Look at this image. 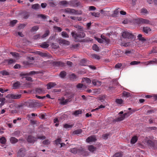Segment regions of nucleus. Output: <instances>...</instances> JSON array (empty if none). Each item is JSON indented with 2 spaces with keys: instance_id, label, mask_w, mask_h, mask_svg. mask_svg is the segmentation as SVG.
I'll list each match as a JSON object with an SVG mask.
<instances>
[{
  "instance_id": "nucleus-47",
  "label": "nucleus",
  "mask_w": 157,
  "mask_h": 157,
  "mask_svg": "<svg viewBox=\"0 0 157 157\" xmlns=\"http://www.w3.org/2000/svg\"><path fill=\"white\" fill-rule=\"evenodd\" d=\"M82 111L81 110H76L74 112L73 114L75 116H77L79 114H80L82 113Z\"/></svg>"
},
{
  "instance_id": "nucleus-50",
  "label": "nucleus",
  "mask_w": 157,
  "mask_h": 157,
  "mask_svg": "<svg viewBox=\"0 0 157 157\" xmlns=\"http://www.w3.org/2000/svg\"><path fill=\"white\" fill-rule=\"evenodd\" d=\"M62 141L61 139L60 138H59L56 140L55 141V143L56 145L60 144V142Z\"/></svg>"
},
{
  "instance_id": "nucleus-26",
  "label": "nucleus",
  "mask_w": 157,
  "mask_h": 157,
  "mask_svg": "<svg viewBox=\"0 0 157 157\" xmlns=\"http://www.w3.org/2000/svg\"><path fill=\"white\" fill-rule=\"evenodd\" d=\"M69 77L70 80L73 81L75 80L77 78V76L74 74H72L70 75Z\"/></svg>"
},
{
  "instance_id": "nucleus-63",
  "label": "nucleus",
  "mask_w": 157,
  "mask_h": 157,
  "mask_svg": "<svg viewBox=\"0 0 157 157\" xmlns=\"http://www.w3.org/2000/svg\"><path fill=\"white\" fill-rule=\"evenodd\" d=\"M76 88L78 89L82 88L83 87V84L81 83H79L76 85Z\"/></svg>"
},
{
  "instance_id": "nucleus-43",
  "label": "nucleus",
  "mask_w": 157,
  "mask_h": 157,
  "mask_svg": "<svg viewBox=\"0 0 157 157\" xmlns=\"http://www.w3.org/2000/svg\"><path fill=\"white\" fill-rule=\"evenodd\" d=\"M122 154L121 152H117L113 156V157H122Z\"/></svg>"
},
{
  "instance_id": "nucleus-49",
  "label": "nucleus",
  "mask_w": 157,
  "mask_h": 157,
  "mask_svg": "<svg viewBox=\"0 0 157 157\" xmlns=\"http://www.w3.org/2000/svg\"><path fill=\"white\" fill-rule=\"evenodd\" d=\"M105 9H102L100 10V13L102 14H104L105 16L108 15V13L107 11H105Z\"/></svg>"
},
{
  "instance_id": "nucleus-61",
  "label": "nucleus",
  "mask_w": 157,
  "mask_h": 157,
  "mask_svg": "<svg viewBox=\"0 0 157 157\" xmlns=\"http://www.w3.org/2000/svg\"><path fill=\"white\" fill-rule=\"evenodd\" d=\"M118 11L117 10H115L114 11L113 13L112 14V16L113 17L116 16L118 14Z\"/></svg>"
},
{
  "instance_id": "nucleus-1",
  "label": "nucleus",
  "mask_w": 157,
  "mask_h": 157,
  "mask_svg": "<svg viewBox=\"0 0 157 157\" xmlns=\"http://www.w3.org/2000/svg\"><path fill=\"white\" fill-rule=\"evenodd\" d=\"M72 36L75 39L76 41L80 42L84 41H82L81 39L84 38L85 36V34L83 32H80L78 33H75L74 32H72L71 33Z\"/></svg>"
},
{
  "instance_id": "nucleus-25",
  "label": "nucleus",
  "mask_w": 157,
  "mask_h": 157,
  "mask_svg": "<svg viewBox=\"0 0 157 157\" xmlns=\"http://www.w3.org/2000/svg\"><path fill=\"white\" fill-rule=\"evenodd\" d=\"M32 8L34 10H37L40 8V5L38 4H35L32 5Z\"/></svg>"
},
{
  "instance_id": "nucleus-9",
  "label": "nucleus",
  "mask_w": 157,
  "mask_h": 157,
  "mask_svg": "<svg viewBox=\"0 0 157 157\" xmlns=\"http://www.w3.org/2000/svg\"><path fill=\"white\" fill-rule=\"evenodd\" d=\"M81 148H78L77 147H75L73 148H71L70 149L69 151L71 152V153L75 154L77 153L80 152L82 151Z\"/></svg>"
},
{
  "instance_id": "nucleus-52",
  "label": "nucleus",
  "mask_w": 157,
  "mask_h": 157,
  "mask_svg": "<svg viewBox=\"0 0 157 157\" xmlns=\"http://www.w3.org/2000/svg\"><path fill=\"white\" fill-rule=\"evenodd\" d=\"M61 35L65 37L68 38L69 37L68 35L66 32H62L61 33Z\"/></svg>"
},
{
  "instance_id": "nucleus-12",
  "label": "nucleus",
  "mask_w": 157,
  "mask_h": 157,
  "mask_svg": "<svg viewBox=\"0 0 157 157\" xmlns=\"http://www.w3.org/2000/svg\"><path fill=\"white\" fill-rule=\"evenodd\" d=\"M21 97V94H10V98L14 99H20Z\"/></svg>"
},
{
  "instance_id": "nucleus-56",
  "label": "nucleus",
  "mask_w": 157,
  "mask_h": 157,
  "mask_svg": "<svg viewBox=\"0 0 157 157\" xmlns=\"http://www.w3.org/2000/svg\"><path fill=\"white\" fill-rule=\"evenodd\" d=\"M17 22V21L16 20H13V21H10V25L13 26H14Z\"/></svg>"
},
{
  "instance_id": "nucleus-45",
  "label": "nucleus",
  "mask_w": 157,
  "mask_h": 157,
  "mask_svg": "<svg viewBox=\"0 0 157 157\" xmlns=\"http://www.w3.org/2000/svg\"><path fill=\"white\" fill-rule=\"evenodd\" d=\"M51 46L52 48L54 49H56L59 47L57 44L54 43L52 44Z\"/></svg>"
},
{
  "instance_id": "nucleus-17",
  "label": "nucleus",
  "mask_w": 157,
  "mask_h": 157,
  "mask_svg": "<svg viewBox=\"0 0 157 157\" xmlns=\"http://www.w3.org/2000/svg\"><path fill=\"white\" fill-rule=\"evenodd\" d=\"M56 85V84L55 82H49L47 85V88L48 89H50Z\"/></svg>"
},
{
  "instance_id": "nucleus-3",
  "label": "nucleus",
  "mask_w": 157,
  "mask_h": 157,
  "mask_svg": "<svg viewBox=\"0 0 157 157\" xmlns=\"http://www.w3.org/2000/svg\"><path fill=\"white\" fill-rule=\"evenodd\" d=\"M64 11L66 13H73L77 15H81L82 14V10L78 11L75 10L74 9L67 8L65 9Z\"/></svg>"
},
{
  "instance_id": "nucleus-20",
  "label": "nucleus",
  "mask_w": 157,
  "mask_h": 157,
  "mask_svg": "<svg viewBox=\"0 0 157 157\" xmlns=\"http://www.w3.org/2000/svg\"><path fill=\"white\" fill-rule=\"evenodd\" d=\"M138 138L136 136L133 137L131 140V143L132 144H134L137 141Z\"/></svg>"
},
{
  "instance_id": "nucleus-14",
  "label": "nucleus",
  "mask_w": 157,
  "mask_h": 157,
  "mask_svg": "<svg viewBox=\"0 0 157 157\" xmlns=\"http://www.w3.org/2000/svg\"><path fill=\"white\" fill-rule=\"evenodd\" d=\"M28 76L34 75L35 74H39L43 75V72L42 71H32L29 72V73H28Z\"/></svg>"
},
{
  "instance_id": "nucleus-62",
  "label": "nucleus",
  "mask_w": 157,
  "mask_h": 157,
  "mask_svg": "<svg viewBox=\"0 0 157 157\" xmlns=\"http://www.w3.org/2000/svg\"><path fill=\"white\" fill-rule=\"evenodd\" d=\"M60 4L62 5L65 6L67 4V2L66 1H62L60 2Z\"/></svg>"
},
{
  "instance_id": "nucleus-24",
  "label": "nucleus",
  "mask_w": 157,
  "mask_h": 157,
  "mask_svg": "<svg viewBox=\"0 0 157 157\" xmlns=\"http://www.w3.org/2000/svg\"><path fill=\"white\" fill-rule=\"evenodd\" d=\"M30 16L29 13V12H25L23 13V18L24 19H28Z\"/></svg>"
},
{
  "instance_id": "nucleus-27",
  "label": "nucleus",
  "mask_w": 157,
  "mask_h": 157,
  "mask_svg": "<svg viewBox=\"0 0 157 157\" xmlns=\"http://www.w3.org/2000/svg\"><path fill=\"white\" fill-rule=\"evenodd\" d=\"M39 105V104L38 103L35 102H31L29 104V106L31 107H34L37 106H38Z\"/></svg>"
},
{
  "instance_id": "nucleus-51",
  "label": "nucleus",
  "mask_w": 157,
  "mask_h": 157,
  "mask_svg": "<svg viewBox=\"0 0 157 157\" xmlns=\"http://www.w3.org/2000/svg\"><path fill=\"white\" fill-rule=\"evenodd\" d=\"M123 95L124 97H128L131 96L130 93L125 91L123 92Z\"/></svg>"
},
{
  "instance_id": "nucleus-29",
  "label": "nucleus",
  "mask_w": 157,
  "mask_h": 157,
  "mask_svg": "<svg viewBox=\"0 0 157 157\" xmlns=\"http://www.w3.org/2000/svg\"><path fill=\"white\" fill-rule=\"evenodd\" d=\"M66 72L64 71H61L59 74V76L61 78H64L66 75Z\"/></svg>"
},
{
  "instance_id": "nucleus-39",
  "label": "nucleus",
  "mask_w": 157,
  "mask_h": 157,
  "mask_svg": "<svg viewBox=\"0 0 157 157\" xmlns=\"http://www.w3.org/2000/svg\"><path fill=\"white\" fill-rule=\"evenodd\" d=\"M92 49L93 50L98 51L99 50V48L98 47L96 44H94L92 46Z\"/></svg>"
},
{
  "instance_id": "nucleus-54",
  "label": "nucleus",
  "mask_w": 157,
  "mask_h": 157,
  "mask_svg": "<svg viewBox=\"0 0 157 157\" xmlns=\"http://www.w3.org/2000/svg\"><path fill=\"white\" fill-rule=\"evenodd\" d=\"M86 63V60L85 59H83L80 61V65L81 66H85V63Z\"/></svg>"
},
{
  "instance_id": "nucleus-36",
  "label": "nucleus",
  "mask_w": 157,
  "mask_h": 157,
  "mask_svg": "<svg viewBox=\"0 0 157 157\" xmlns=\"http://www.w3.org/2000/svg\"><path fill=\"white\" fill-rule=\"evenodd\" d=\"M50 34V31L49 30H47L45 31V33H44L42 36V38H44L48 36Z\"/></svg>"
},
{
  "instance_id": "nucleus-28",
  "label": "nucleus",
  "mask_w": 157,
  "mask_h": 157,
  "mask_svg": "<svg viewBox=\"0 0 157 157\" xmlns=\"http://www.w3.org/2000/svg\"><path fill=\"white\" fill-rule=\"evenodd\" d=\"M142 35L141 34H139L138 36V37L139 40L142 42H144L146 40V39L144 37H142Z\"/></svg>"
},
{
  "instance_id": "nucleus-34",
  "label": "nucleus",
  "mask_w": 157,
  "mask_h": 157,
  "mask_svg": "<svg viewBox=\"0 0 157 157\" xmlns=\"http://www.w3.org/2000/svg\"><path fill=\"white\" fill-rule=\"evenodd\" d=\"M54 29L56 30L57 32H60L62 31V29L61 28L56 26H54L53 27Z\"/></svg>"
},
{
  "instance_id": "nucleus-10",
  "label": "nucleus",
  "mask_w": 157,
  "mask_h": 157,
  "mask_svg": "<svg viewBox=\"0 0 157 157\" xmlns=\"http://www.w3.org/2000/svg\"><path fill=\"white\" fill-rule=\"evenodd\" d=\"M147 145L149 148H153L155 146V142L151 140H148L147 141Z\"/></svg>"
},
{
  "instance_id": "nucleus-55",
  "label": "nucleus",
  "mask_w": 157,
  "mask_h": 157,
  "mask_svg": "<svg viewBox=\"0 0 157 157\" xmlns=\"http://www.w3.org/2000/svg\"><path fill=\"white\" fill-rule=\"evenodd\" d=\"M40 56L43 57H46L48 56V55L46 53L40 52Z\"/></svg>"
},
{
  "instance_id": "nucleus-53",
  "label": "nucleus",
  "mask_w": 157,
  "mask_h": 157,
  "mask_svg": "<svg viewBox=\"0 0 157 157\" xmlns=\"http://www.w3.org/2000/svg\"><path fill=\"white\" fill-rule=\"evenodd\" d=\"M74 26L75 27L77 28L78 30L81 31H82L83 30V28L81 26L77 25H75Z\"/></svg>"
},
{
  "instance_id": "nucleus-16",
  "label": "nucleus",
  "mask_w": 157,
  "mask_h": 157,
  "mask_svg": "<svg viewBox=\"0 0 157 157\" xmlns=\"http://www.w3.org/2000/svg\"><path fill=\"white\" fill-rule=\"evenodd\" d=\"M40 46L43 48H48L49 45L47 44L46 42H44L39 45Z\"/></svg>"
},
{
  "instance_id": "nucleus-13",
  "label": "nucleus",
  "mask_w": 157,
  "mask_h": 157,
  "mask_svg": "<svg viewBox=\"0 0 157 157\" xmlns=\"http://www.w3.org/2000/svg\"><path fill=\"white\" fill-rule=\"evenodd\" d=\"M136 111V110L132 109V111H130L128 112L127 113H124L123 115V116L122 117H120L119 118H125V117H128L131 114L135 112Z\"/></svg>"
},
{
  "instance_id": "nucleus-48",
  "label": "nucleus",
  "mask_w": 157,
  "mask_h": 157,
  "mask_svg": "<svg viewBox=\"0 0 157 157\" xmlns=\"http://www.w3.org/2000/svg\"><path fill=\"white\" fill-rule=\"evenodd\" d=\"M121 45L124 47H128L130 45V42L122 43H121Z\"/></svg>"
},
{
  "instance_id": "nucleus-44",
  "label": "nucleus",
  "mask_w": 157,
  "mask_h": 157,
  "mask_svg": "<svg viewBox=\"0 0 157 157\" xmlns=\"http://www.w3.org/2000/svg\"><path fill=\"white\" fill-rule=\"evenodd\" d=\"M39 29V27L37 26L33 27L30 30L31 32H33L35 31H37Z\"/></svg>"
},
{
  "instance_id": "nucleus-31",
  "label": "nucleus",
  "mask_w": 157,
  "mask_h": 157,
  "mask_svg": "<svg viewBox=\"0 0 157 157\" xmlns=\"http://www.w3.org/2000/svg\"><path fill=\"white\" fill-rule=\"evenodd\" d=\"M35 91L37 93H41L44 92V90L43 88H37L36 89Z\"/></svg>"
},
{
  "instance_id": "nucleus-15",
  "label": "nucleus",
  "mask_w": 157,
  "mask_h": 157,
  "mask_svg": "<svg viewBox=\"0 0 157 157\" xmlns=\"http://www.w3.org/2000/svg\"><path fill=\"white\" fill-rule=\"evenodd\" d=\"M82 82H86L88 84H89L91 82V80L90 78L87 77L82 78Z\"/></svg>"
},
{
  "instance_id": "nucleus-2",
  "label": "nucleus",
  "mask_w": 157,
  "mask_h": 157,
  "mask_svg": "<svg viewBox=\"0 0 157 157\" xmlns=\"http://www.w3.org/2000/svg\"><path fill=\"white\" fill-rule=\"evenodd\" d=\"M135 22L139 26H140L143 24H150V21L147 19L140 18L136 19L135 20Z\"/></svg>"
},
{
  "instance_id": "nucleus-33",
  "label": "nucleus",
  "mask_w": 157,
  "mask_h": 157,
  "mask_svg": "<svg viewBox=\"0 0 157 157\" xmlns=\"http://www.w3.org/2000/svg\"><path fill=\"white\" fill-rule=\"evenodd\" d=\"M91 56L92 58L97 59H99L100 58V56L96 54H92L91 55Z\"/></svg>"
},
{
  "instance_id": "nucleus-42",
  "label": "nucleus",
  "mask_w": 157,
  "mask_h": 157,
  "mask_svg": "<svg viewBox=\"0 0 157 157\" xmlns=\"http://www.w3.org/2000/svg\"><path fill=\"white\" fill-rule=\"evenodd\" d=\"M90 14L93 16H94L95 17H98L99 16L100 13L98 12L97 13H95V12H90Z\"/></svg>"
},
{
  "instance_id": "nucleus-37",
  "label": "nucleus",
  "mask_w": 157,
  "mask_h": 157,
  "mask_svg": "<svg viewBox=\"0 0 157 157\" xmlns=\"http://www.w3.org/2000/svg\"><path fill=\"white\" fill-rule=\"evenodd\" d=\"M17 139L15 137H12L10 138V142L12 143H15L17 142Z\"/></svg>"
},
{
  "instance_id": "nucleus-35",
  "label": "nucleus",
  "mask_w": 157,
  "mask_h": 157,
  "mask_svg": "<svg viewBox=\"0 0 157 157\" xmlns=\"http://www.w3.org/2000/svg\"><path fill=\"white\" fill-rule=\"evenodd\" d=\"M96 148L93 145H90L88 147V149L90 151L93 152L96 150Z\"/></svg>"
},
{
  "instance_id": "nucleus-7",
  "label": "nucleus",
  "mask_w": 157,
  "mask_h": 157,
  "mask_svg": "<svg viewBox=\"0 0 157 157\" xmlns=\"http://www.w3.org/2000/svg\"><path fill=\"white\" fill-rule=\"evenodd\" d=\"M70 5L73 7H78L81 5V2L76 0H73L70 2Z\"/></svg>"
},
{
  "instance_id": "nucleus-23",
  "label": "nucleus",
  "mask_w": 157,
  "mask_h": 157,
  "mask_svg": "<svg viewBox=\"0 0 157 157\" xmlns=\"http://www.w3.org/2000/svg\"><path fill=\"white\" fill-rule=\"evenodd\" d=\"M151 31V29L149 27H144L143 31L146 33H148L149 32Z\"/></svg>"
},
{
  "instance_id": "nucleus-41",
  "label": "nucleus",
  "mask_w": 157,
  "mask_h": 157,
  "mask_svg": "<svg viewBox=\"0 0 157 157\" xmlns=\"http://www.w3.org/2000/svg\"><path fill=\"white\" fill-rule=\"evenodd\" d=\"M115 102L118 104H121L123 103V101L121 99H117Z\"/></svg>"
},
{
  "instance_id": "nucleus-8",
  "label": "nucleus",
  "mask_w": 157,
  "mask_h": 157,
  "mask_svg": "<svg viewBox=\"0 0 157 157\" xmlns=\"http://www.w3.org/2000/svg\"><path fill=\"white\" fill-rule=\"evenodd\" d=\"M25 150L24 148H21L18 153V157H23L25 154Z\"/></svg>"
},
{
  "instance_id": "nucleus-59",
  "label": "nucleus",
  "mask_w": 157,
  "mask_h": 157,
  "mask_svg": "<svg viewBox=\"0 0 157 157\" xmlns=\"http://www.w3.org/2000/svg\"><path fill=\"white\" fill-rule=\"evenodd\" d=\"M0 73L4 75H9V73L8 72L5 71H1Z\"/></svg>"
},
{
  "instance_id": "nucleus-57",
  "label": "nucleus",
  "mask_w": 157,
  "mask_h": 157,
  "mask_svg": "<svg viewBox=\"0 0 157 157\" xmlns=\"http://www.w3.org/2000/svg\"><path fill=\"white\" fill-rule=\"evenodd\" d=\"M140 63V61H133L132 62H131L130 63V64L131 65H136Z\"/></svg>"
},
{
  "instance_id": "nucleus-64",
  "label": "nucleus",
  "mask_w": 157,
  "mask_h": 157,
  "mask_svg": "<svg viewBox=\"0 0 157 157\" xmlns=\"http://www.w3.org/2000/svg\"><path fill=\"white\" fill-rule=\"evenodd\" d=\"M37 139H39L40 140H44L46 138V137L45 136H38L36 138Z\"/></svg>"
},
{
  "instance_id": "nucleus-5",
  "label": "nucleus",
  "mask_w": 157,
  "mask_h": 157,
  "mask_svg": "<svg viewBox=\"0 0 157 157\" xmlns=\"http://www.w3.org/2000/svg\"><path fill=\"white\" fill-rule=\"evenodd\" d=\"M46 113L44 114H40L38 116L37 114H35V113H32L31 114H29L27 115V117L28 118H31L32 117H38L40 118H44L45 116H46Z\"/></svg>"
},
{
  "instance_id": "nucleus-30",
  "label": "nucleus",
  "mask_w": 157,
  "mask_h": 157,
  "mask_svg": "<svg viewBox=\"0 0 157 157\" xmlns=\"http://www.w3.org/2000/svg\"><path fill=\"white\" fill-rule=\"evenodd\" d=\"M6 138L4 137H2L0 138V143L2 144H5L6 142Z\"/></svg>"
},
{
  "instance_id": "nucleus-22",
  "label": "nucleus",
  "mask_w": 157,
  "mask_h": 157,
  "mask_svg": "<svg viewBox=\"0 0 157 157\" xmlns=\"http://www.w3.org/2000/svg\"><path fill=\"white\" fill-rule=\"evenodd\" d=\"M70 18L72 20L76 21H81L82 20V17H78L71 16L70 17Z\"/></svg>"
},
{
  "instance_id": "nucleus-11",
  "label": "nucleus",
  "mask_w": 157,
  "mask_h": 157,
  "mask_svg": "<svg viewBox=\"0 0 157 157\" xmlns=\"http://www.w3.org/2000/svg\"><path fill=\"white\" fill-rule=\"evenodd\" d=\"M96 140L95 136H92L88 137L86 139V141L88 143L94 142Z\"/></svg>"
},
{
  "instance_id": "nucleus-21",
  "label": "nucleus",
  "mask_w": 157,
  "mask_h": 157,
  "mask_svg": "<svg viewBox=\"0 0 157 157\" xmlns=\"http://www.w3.org/2000/svg\"><path fill=\"white\" fill-rule=\"evenodd\" d=\"M37 18H40L42 20H45L47 18V16L43 14H39L36 15Z\"/></svg>"
},
{
  "instance_id": "nucleus-18",
  "label": "nucleus",
  "mask_w": 157,
  "mask_h": 157,
  "mask_svg": "<svg viewBox=\"0 0 157 157\" xmlns=\"http://www.w3.org/2000/svg\"><path fill=\"white\" fill-rule=\"evenodd\" d=\"M20 82H17L14 83L13 86L12 87L13 89H17L19 88L20 86Z\"/></svg>"
},
{
  "instance_id": "nucleus-60",
  "label": "nucleus",
  "mask_w": 157,
  "mask_h": 157,
  "mask_svg": "<svg viewBox=\"0 0 157 157\" xmlns=\"http://www.w3.org/2000/svg\"><path fill=\"white\" fill-rule=\"evenodd\" d=\"M148 11L145 8H143L141 10V13L144 14H147Z\"/></svg>"
},
{
  "instance_id": "nucleus-58",
  "label": "nucleus",
  "mask_w": 157,
  "mask_h": 157,
  "mask_svg": "<svg viewBox=\"0 0 157 157\" xmlns=\"http://www.w3.org/2000/svg\"><path fill=\"white\" fill-rule=\"evenodd\" d=\"M105 107V106H104L102 105H101L100 106H99L98 108H97L95 109H93L91 111L93 112L95 110H98L102 108H104Z\"/></svg>"
},
{
  "instance_id": "nucleus-38",
  "label": "nucleus",
  "mask_w": 157,
  "mask_h": 157,
  "mask_svg": "<svg viewBox=\"0 0 157 157\" xmlns=\"http://www.w3.org/2000/svg\"><path fill=\"white\" fill-rule=\"evenodd\" d=\"M82 132V130L81 129H78L74 131L73 133L74 134H78L81 133Z\"/></svg>"
},
{
  "instance_id": "nucleus-4",
  "label": "nucleus",
  "mask_w": 157,
  "mask_h": 157,
  "mask_svg": "<svg viewBox=\"0 0 157 157\" xmlns=\"http://www.w3.org/2000/svg\"><path fill=\"white\" fill-rule=\"evenodd\" d=\"M122 36L124 38H127L128 39H131L132 40H134L135 38L134 35L132 33L127 32H123L122 33Z\"/></svg>"
},
{
  "instance_id": "nucleus-46",
  "label": "nucleus",
  "mask_w": 157,
  "mask_h": 157,
  "mask_svg": "<svg viewBox=\"0 0 157 157\" xmlns=\"http://www.w3.org/2000/svg\"><path fill=\"white\" fill-rule=\"evenodd\" d=\"M42 143L44 145H47L50 144V141L49 140L47 139L44 140Z\"/></svg>"
},
{
  "instance_id": "nucleus-32",
  "label": "nucleus",
  "mask_w": 157,
  "mask_h": 157,
  "mask_svg": "<svg viewBox=\"0 0 157 157\" xmlns=\"http://www.w3.org/2000/svg\"><path fill=\"white\" fill-rule=\"evenodd\" d=\"M64 98H62V101L60 102V104H61L63 105H65L66 104L67 102L70 101L69 99H66L64 101H63L64 100Z\"/></svg>"
},
{
  "instance_id": "nucleus-19",
  "label": "nucleus",
  "mask_w": 157,
  "mask_h": 157,
  "mask_svg": "<svg viewBox=\"0 0 157 157\" xmlns=\"http://www.w3.org/2000/svg\"><path fill=\"white\" fill-rule=\"evenodd\" d=\"M52 64L57 66H62L64 65V63L61 61H54L52 63Z\"/></svg>"
},
{
  "instance_id": "nucleus-40",
  "label": "nucleus",
  "mask_w": 157,
  "mask_h": 157,
  "mask_svg": "<svg viewBox=\"0 0 157 157\" xmlns=\"http://www.w3.org/2000/svg\"><path fill=\"white\" fill-rule=\"evenodd\" d=\"M74 124H72L71 125H69L68 124H65L63 125V127L66 129H68L69 128H71Z\"/></svg>"
},
{
  "instance_id": "nucleus-6",
  "label": "nucleus",
  "mask_w": 157,
  "mask_h": 157,
  "mask_svg": "<svg viewBox=\"0 0 157 157\" xmlns=\"http://www.w3.org/2000/svg\"><path fill=\"white\" fill-rule=\"evenodd\" d=\"M36 140V138L31 135L29 136L27 139V141L30 143L33 144Z\"/></svg>"
}]
</instances>
